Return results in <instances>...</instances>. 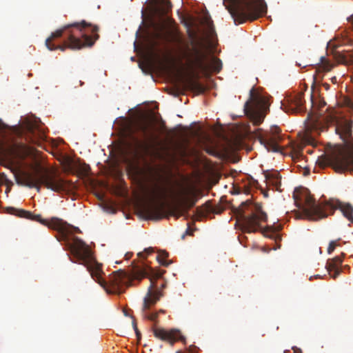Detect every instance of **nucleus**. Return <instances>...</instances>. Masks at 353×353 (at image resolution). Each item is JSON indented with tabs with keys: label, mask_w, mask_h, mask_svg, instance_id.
Masks as SVG:
<instances>
[{
	"label": "nucleus",
	"mask_w": 353,
	"mask_h": 353,
	"mask_svg": "<svg viewBox=\"0 0 353 353\" xmlns=\"http://www.w3.org/2000/svg\"><path fill=\"white\" fill-rule=\"evenodd\" d=\"M153 334L155 337L162 340L168 341L171 345H173L177 341L185 342V337L178 330H171L167 331L165 329L159 327L153 328Z\"/></svg>",
	"instance_id": "16"
},
{
	"label": "nucleus",
	"mask_w": 353,
	"mask_h": 353,
	"mask_svg": "<svg viewBox=\"0 0 353 353\" xmlns=\"http://www.w3.org/2000/svg\"><path fill=\"white\" fill-rule=\"evenodd\" d=\"M265 178L269 183L278 188L281 185V176L280 173L277 171L268 172L265 173Z\"/></svg>",
	"instance_id": "20"
},
{
	"label": "nucleus",
	"mask_w": 353,
	"mask_h": 353,
	"mask_svg": "<svg viewBox=\"0 0 353 353\" xmlns=\"http://www.w3.org/2000/svg\"><path fill=\"white\" fill-rule=\"evenodd\" d=\"M75 250L80 260V263L86 267L92 278L103 287L109 294H120L123 287L128 283L125 272L122 270L114 272L107 283L101 276L103 271L101 264L99 263L92 256L91 250L81 241L75 243Z\"/></svg>",
	"instance_id": "4"
},
{
	"label": "nucleus",
	"mask_w": 353,
	"mask_h": 353,
	"mask_svg": "<svg viewBox=\"0 0 353 353\" xmlns=\"http://www.w3.org/2000/svg\"><path fill=\"white\" fill-rule=\"evenodd\" d=\"M90 170V167L88 165H85L84 168H83V172L84 173L86 174L88 171Z\"/></svg>",
	"instance_id": "35"
},
{
	"label": "nucleus",
	"mask_w": 353,
	"mask_h": 353,
	"mask_svg": "<svg viewBox=\"0 0 353 353\" xmlns=\"http://www.w3.org/2000/svg\"><path fill=\"white\" fill-rule=\"evenodd\" d=\"M153 187L150 192L151 202L145 208L148 219L159 220L163 217V208L165 201L171 199L177 205V218L186 216L190 209L197 202L196 196L187 198L185 194H175L168 188L170 184V176L161 169L154 170L152 174Z\"/></svg>",
	"instance_id": "1"
},
{
	"label": "nucleus",
	"mask_w": 353,
	"mask_h": 353,
	"mask_svg": "<svg viewBox=\"0 0 353 353\" xmlns=\"http://www.w3.org/2000/svg\"><path fill=\"white\" fill-rule=\"evenodd\" d=\"M161 37V34L160 32L154 33V38L155 39H160Z\"/></svg>",
	"instance_id": "36"
},
{
	"label": "nucleus",
	"mask_w": 353,
	"mask_h": 353,
	"mask_svg": "<svg viewBox=\"0 0 353 353\" xmlns=\"http://www.w3.org/2000/svg\"><path fill=\"white\" fill-rule=\"evenodd\" d=\"M223 3L235 24L254 21L265 14L268 9L264 0H223Z\"/></svg>",
	"instance_id": "6"
},
{
	"label": "nucleus",
	"mask_w": 353,
	"mask_h": 353,
	"mask_svg": "<svg viewBox=\"0 0 353 353\" xmlns=\"http://www.w3.org/2000/svg\"><path fill=\"white\" fill-rule=\"evenodd\" d=\"M333 67L334 64L332 63L326 57L322 56L319 59V63H317L316 70L319 72H329Z\"/></svg>",
	"instance_id": "21"
},
{
	"label": "nucleus",
	"mask_w": 353,
	"mask_h": 353,
	"mask_svg": "<svg viewBox=\"0 0 353 353\" xmlns=\"http://www.w3.org/2000/svg\"><path fill=\"white\" fill-rule=\"evenodd\" d=\"M165 272V270L154 269L146 265L140 270L142 277L148 278L150 281L147 293L143 299L141 309V315L145 319L155 321L158 318V312L150 313L148 311L163 296L161 290L165 288L166 283L163 282L159 285L157 281L163 276Z\"/></svg>",
	"instance_id": "7"
},
{
	"label": "nucleus",
	"mask_w": 353,
	"mask_h": 353,
	"mask_svg": "<svg viewBox=\"0 0 353 353\" xmlns=\"http://www.w3.org/2000/svg\"><path fill=\"white\" fill-rule=\"evenodd\" d=\"M344 256L345 254L342 253L340 256H336L333 259L327 260L325 268L330 274L332 272H334L333 274H332V278L336 279L341 274V265Z\"/></svg>",
	"instance_id": "18"
},
{
	"label": "nucleus",
	"mask_w": 353,
	"mask_h": 353,
	"mask_svg": "<svg viewBox=\"0 0 353 353\" xmlns=\"http://www.w3.org/2000/svg\"><path fill=\"white\" fill-rule=\"evenodd\" d=\"M212 68L214 71L219 72L222 68V63L219 59L213 58L211 62Z\"/></svg>",
	"instance_id": "24"
},
{
	"label": "nucleus",
	"mask_w": 353,
	"mask_h": 353,
	"mask_svg": "<svg viewBox=\"0 0 353 353\" xmlns=\"http://www.w3.org/2000/svg\"><path fill=\"white\" fill-rule=\"evenodd\" d=\"M176 353H185V352H180V351H178V352H176Z\"/></svg>",
	"instance_id": "43"
},
{
	"label": "nucleus",
	"mask_w": 353,
	"mask_h": 353,
	"mask_svg": "<svg viewBox=\"0 0 353 353\" xmlns=\"http://www.w3.org/2000/svg\"><path fill=\"white\" fill-rule=\"evenodd\" d=\"M190 84L192 88L198 90L200 92H203L205 90L203 86L197 82H191Z\"/></svg>",
	"instance_id": "29"
},
{
	"label": "nucleus",
	"mask_w": 353,
	"mask_h": 353,
	"mask_svg": "<svg viewBox=\"0 0 353 353\" xmlns=\"http://www.w3.org/2000/svg\"><path fill=\"white\" fill-rule=\"evenodd\" d=\"M185 353H198V350L196 347H190L185 351Z\"/></svg>",
	"instance_id": "30"
},
{
	"label": "nucleus",
	"mask_w": 353,
	"mask_h": 353,
	"mask_svg": "<svg viewBox=\"0 0 353 353\" xmlns=\"http://www.w3.org/2000/svg\"><path fill=\"white\" fill-rule=\"evenodd\" d=\"M154 252V249L152 248H148L144 250L143 252H139L138 254V256L141 259H145L148 255L152 254Z\"/></svg>",
	"instance_id": "25"
},
{
	"label": "nucleus",
	"mask_w": 353,
	"mask_h": 353,
	"mask_svg": "<svg viewBox=\"0 0 353 353\" xmlns=\"http://www.w3.org/2000/svg\"><path fill=\"white\" fill-rule=\"evenodd\" d=\"M281 130L278 127H274L270 132H263L261 129L256 132V137L268 152H279L281 148L279 143L281 140Z\"/></svg>",
	"instance_id": "12"
},
{
	"label": "nucleus",
	"mask_w": 353,
	"mask_h": 353,
	"mask_svg": "<svg viewBox=\"0 0 353 353\" xmlns=\"http://www.w3.org/2000/svg\"><path fill=\"white\" fill-rule=\"evenodd\" d=\"M137 130L141 132L144 141L134 138V141L137 149H142L143 150H148V141L152 138L151 133L152 125L150 121L143 120L139 121L136 125Z\"/></svg>",
	"instance_id": "14"
},
{
	"label": "nucleus",
	"mask_w": 353,
	"mask_h": 353,
	"mask_svg": "<svg viewBox=\"0 0 353 353\" xmlns=\"http://www.w3.org/2000/svg\"><path fill=\"white\" fill-rule=\"evenodd\" d=\"M46 188L50 189L55 192L72 189L74 185L72 182L65 181L62 179L52 176L50 174L48 168L46 166Z\"/></svg>",
	"instance_id": "15"
},
{
	"label": "nucleus",
	"mask_w": 353,
	"mask_h": 353,
	"mask_svg": "<svg viewBox=\"0 0 353 353\" xmlns=\"http://www.w3.org/2000/svg\"><path fill=\"white\" fill-rule=\"evenodd\" d=\"M322 85L326 90L330 89V85L327 83H323Z\"/></svg>",
	"instance_id": "34"
},
{
	"label": "nucleus",
	"mask_w": 353,
	"mask_h": 353,
	"mask_svg": "<svg viewBox=\"0 0 353 353\" xmlns=\"http://www.w3.org/2000/svg\"><path fill=\"white\" fill-rule=\"evenodd\" d=\"M287 105L282 104L284 106L285 111L287 112L297 113L301 112L305 110L303 99V93L299 92L294 94L290 95L287 97Z\"/></svg>",
	"instance_id": "17"
},
{
	"label": "nucleus",
	"mask_w": 353,
	"mask_h": 353,
	"mask_svg": "<svg viewBox=\"0 0 353 353\" xmlns=\"http://www.w3.org/2000/svg\"><path fill=\"white\" fill-rule=\"evenodd\" d=\"M157 312H158V315L159 314H164L165 313V310L161 309Z\"/></svg>",
	"instance_id": "39"
},
{
	"label": "nucleus",
	"mask_w": 353,
	"mask_h": 353,
	"mask_svg": "<svg viewBox=\"0 0 353 353\" xmlns=\"http://www.w3.org/2000/svg\"><path fill=\"white\" fill-rule=\"evenodd\" d=\"M331 81L332 83H337V79H336V77H333L331 78Z\"/></svg>",
	"instance_id": "37"
},
{
	"label": "nucleus",
	"mask_w": 353,
	"mask_h": 353,
	"mask_svg": "<svg viewBox=\"0 0 353 353\" xmlns=\"http://www.w3.org/2000/svg\"><path fill=\"white\" fill-rule=\"evenodd\" d=\"M45 224L46 226L55 230H61L63 228L61 220L56 218H53L50 220L46 219Z\"/></svg>",
	"instance_id": "22"
},
{
	"label": "nucleus",
	"mask_w": 353,
	"mask_h": 353,
	"mask_svg": "<svg viewBox=\"0 0 353 353\" xmlns=\"http://www.w3.org/2000/svg\"><path fill=\"white\" fill-rule=\"evenodd\" d=\"M152 45V47H155L157 46V42L156 41H153Z\"/></svg>",
	"instance_id": "40"
},
{
	"label": "nucleus",
	"mask_w": 353,
	"mask_h": 353,
	"mask_svg": "<svg viewBox=\"0 0 353 353\" xmlns=\"http://www.w3.org/2000/svg\"><path fill=\"white\" fill-rule=\"evenodd\" d=\"M269 105L265 97L255 93L252 89L250 99L244 105V112L254 125H259L269 110Z\"/></svg>",
	"instance_id": "9"
},
{
	"label": "nucleus",
	"mask_w": 353,
	"mask_h": 353,
	"mask_svg": "<svg viewBox=\"0 0 353 353\" xmlns=\"http://www.w3.org/2000/svg\"><path fill=\"white\" fill-rule=\"evenodd\" d=\"M338 241H331L329 243V246L327 248V253L329 254H332L335 250L336 247L339 245Z\"/></svg>",
	"instance_id": "27"
},
{
	"label": "nucleus",
	"mask_w": 353,
	"mask_h": 353,
	"mask_svg": "<svg viewBox=\"0 0 353 353\" xmlns=\"http://www.w3.org/2000/svg\"><path fill=\"white\" fill-rule=\"evenodd\" d=\"M293 350H294V353H298V352L301 353V349H299V348L294 347V348H293Z\"/></svg>",
	"instance_id": "38"
},
{
	"label": "nucleus",
	"mask_w": 353,
	"mask_h": 353,
	"mask_svg": "<svg viewBox=\"0 0 353 353\" xmlns=\"http://www.w3.org/2000/svg\"><path fill=\"white\" fill-rule=\"evenodd\" d=\"M45 141H46V151H47V152H50V151L47 148V145L48 144H50L52 148H54V147L57 146V143L54 142V141L53 139H48L46 136ZM50 153L54 154V152L52 151L50 152Z\"/></svg>",
	"instance_id": "28"
},
{
	"label": "nucleus",
	"mask_w": 353,
	"mask_h": 353,
	"mask_svg": "<svg viewBox=\"0 0 353 353\" xmlns=\"http://www.w3.org/2000/svg\"><path fill=\"white\" fill-rule=\"evenodd\" d=\"M18 184L35 188L38 191L44 183V169L41 166H35L30 171H21L16 174Z\"/></svg>",
	"instance_id": "11"
},
{
	"label": "nucleus",
	"mask_w": 353,
	"mask_h": 353,
	"mask_svg": "<svg viewBox=\"0 0 353 353\" xmlns=\"http://www.w3.org/2000/svg\"><path fill=\"white\" fill-rule=\"evenodd\" d=\"M347 21L350 23V26H351V28H352V30H353V14L347 18Z\"/></svg>",
	"instance_id": "32"
},
{
	"label": "nucleus",
	"mask_w": 353,
	"mask_h": 353,
	"mask_svg": "<svg viewBox=\"0 0 353 353\" xmlns=\"http://www.w3.org/2000/svg\"><path fill=\"white\" fill-rule=\"evenodd\" d=\"M179 43H181V39H179V41H178Z\"/></svg>",
	"instance_id": "44"
},
{
	"label": "nucleus",
	"mask_w": 353,
	"mask_h": 353,
	"mask_svg": "<svg viewBox=\"0 0 353 353\" xmlns=\"http://www.w3.org/2000/svg\"><path fill=\"white\" fill-rule=\"evenodd\" d=\"M168 256L169 254L166 251H161L157 256V259L161 265L168 267L170 264V262L166 261V258H168Z\"/></svg>",
	"instance_id": "23"
},
{
	"label": "nucleus",
	"mask_w": 353,
	"mask_h": 353,
	"mask_svg": "<svg viewBox=\"0 0 353 353\" xmlns=\"http://www.w3.org/2000/svg\"><path fill=\"white\" fill-rule=\"evenodd\" d=\"M268 216L261 205L247 200L237 210V221L244 233L256 232L261 228V223L266 222Z\"/></svg>",
	"instance_id": "8"
},
{
	"label": "nucleus",
	"mask_w": 353,
	"mask_h": 353,
	"mask_svg": "<svg viewBox=\"0 0 353 353\" xmlns=\"http://www.w3.org/2000/svg\"><path fill=\"white\" fill-rule=\"evenodd\" d=\"M17 215L22 218L39 222L44 225V219L41 217V214H35L24 210H18Z\"/></svg>",
	"instance_id": "19"
},
{
	"label": "nucleus",
	"mask_w": 353,
	"mask_h": 353,
	"mask_svg": "<svg viewBox=\"0 0 353 353\" xmlns=\"http://www.w3.org/2000/svg\"><path fill=\"white\" fill-rule=\"evenodd\" d=\"M91 26L92 25L85 21L64 26L46 39V47L50 50L59 49L61 51H64L67 48L79 50L85 46L90 47L99 38L97 34L99 30L97 26L92 27V32L94 33L93 37L88 35L83 31L85 28Z\"/></svg>",
	"instance_id": "3"
},
{
	"label": "nucleus",
	"mask_w": 353,
	"mask_h": 353,
	"mask_svg": "<svg viewBox=\"0 0 353 353\" xmlns=\"http://www.w3.org/2000/svg\"><path fill=\"white\" fill-rule=\"evenodd\" d=\"M133 327H134V331L136 333V336H137V339H139L140 336H141V332L138 330V328L137 327V323L134 321L133 322Z\"/></svg>",
	"instance_id": "31"
},
{
	"label": "nucleus",
	"mask_w": 353,
	"mask_h": 353,
	"mask_svg": "<svg viewBox=\"0 0 353 353\" xmlns=\"http://www.w3.org/2000/svg\"><path fill=\"white\" fill-rule=\"evenodd\" d=\"M41 120L34 116L26 118L23 123L25 130L32 135L33 141L44 139V132L41 128Z\"/></svg>",
	"instance_id": "13"
},
{
	"label": "nucleus",
	"mask_w": 353,
	"mask_h": 353,
	"mask_svg": "<svg viewBox=\"0 0 353 353\" xmlns=\"http://www.w3.org/2000/svg\"><path fill=\"white\" fill-rule=\"evenodd\" d=\"M213 212H214V213H219V212H218V211H217V210H213Z\"/></svg>",
	"instance_id": "41"
},
{
	"label": "nucleus",
	"mask_w": 353,
	"mask_h": 353,
	"mask_svg": "<svg viewBox=\"0 0 353 353\" xmlns=\"http://www.w3.org/2000/svg\"><path fill=\"white\" fill-rule=\"evenodd\" d=\"M343 61L344 63H349L352 61V58H350L347 59L346 57H343Z\"/></svg>",
	"instance_id": "33"
},
{
	"label": "nucleus",
	"mask_w": 353,
	"mask_h": 353,
	"mask_svg": "<svg viewBox=\"0 0 353 353\" xmlns=\"http://www.w3.org/2000/svg\"><path fill=\"white\" fill-rule=\"evenodd\" d=\"M352 125L351 119H343L338 122L336 132L343 140L345 145L335 148L327 155L322 163L323 165L331 166L337 172H353Z\"/></svg>",
	"instance_id": "5"
},
{
	"label": "nucleus",
	"mask_w": 353,
	"mask_h": 353,
	"mask_svg": "<svg viewBox=\"0 0 353 353\" xmlns=\"http://www.w3.org/2000/svg\"><path fill=\"white\" fill-rule=\"evenodd\" d=\"M293 199L296 205L301 210V212H296V219L317 221L333 214L336 209H339L343 216L353 223V207L350 203L334 199L317 203L307 189H296Z\"/></svg>",
	"instance_id": "2"
},
{
	"label": "nucleus",
	"mask_w": 353,
	"mask_h": 353,
	"mask_svg": "<svg viewBox=\"0 0 353 353\" xmlns=\"http://www.w3.org/2000/svg\"><path fill=\"white\" fill-rule=\"evenodd\" d=\"M186 233L190 234V233H189V228L186 230Z\"/></svg>",
	"instance_id": "42"
},
{
	"label": "nucleus",
	"mask_w": 353,
	"mask_h": 353,
	"mask_svg": "<svg viewBox=\"0 0 353 353\" xmlns=\"http://www.w3.org/2000/svg\"><path fill=\"white\" fill-rule=\"evenodd\" d=\"M162 4L163 6V12L165 14H166L171 9V7H172L171 2L169 0H162Z\"/></svg>",
	"instance_id": "26"
},
{
	"label": "nucleus",
	"mask_w": 353,
	"mask_h": 353,
	"mask_svg": "<svg viewBox=\"0 0 353 353\" xmlns=\"http://www.w3.org/2000/svg\"><path fill=\"white\" fill-rule=\"evenodd\" d=\"M188 36L191 39L190 43L185 46V48L181 50L182 59L187 61L188 67L192 70H201L204 68V63L200 51L196 48V34L189 30Z\"/></svg>",
	"instance_id": "10"
}]
</instances>
